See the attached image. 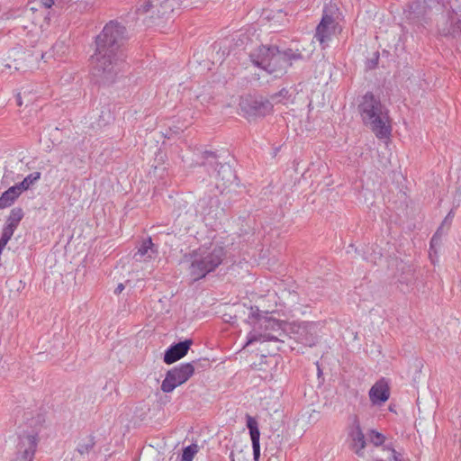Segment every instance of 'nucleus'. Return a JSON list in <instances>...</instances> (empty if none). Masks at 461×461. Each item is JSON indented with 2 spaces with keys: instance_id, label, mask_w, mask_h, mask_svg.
Here are the masks:
<instances>
[{
  "instance_id": "13",
  "label": "nucleus",
  "mask_w": 461,
  "mask_h": 461,
  "mask_svg": "<svg viewBox=\"0 0 461 461\" xmlns=\"http://www.w3.org/2000/svg\"><path fill=\"white\" fill-rule=\"evenodd\" d=\"M246 426L249 429L251 438L254 460L258 461L260 456V431L258 428V422L256 418L247 414Z\"/></svg>"
},
{
  "instance_id": "26",
  "label": "nucleus",
  "mask_w": 461,
  "mask_h": 461,
  "mask_svg": "<svg viewBox=\"0 0 461 461\" xmlns=\"http://www.w3.org/2000/svg\"><path fill=\"white\" fill-rule=\"evenodd\" d=\"M380 54L379 51H375L371 58H367L366 60V68L368 70H374L378 67Z\"/></svg>"
},
{
  "instance_id": "38",
  "label": "nucleus",
  "mask_w": 461,
  "mask_h": 461,
  "mask_svg": "<svg viewBox=\"0 0 461 461\" xmlns=\"http://www.w3.org/2000/svg\"><path fill=\"white\" fill-rule=\"evenodd\" d=\"M123 289H124V285H123V284H122V283H121V284H119V285H117V287L115 288V290H114V294H120L123 291Z\"/></svg>"
},
{
  "instance_id": "18",
  "label": "nucleus",
  "mask_w": 461,
  "mask_h": 461,
  "mask_svg": "<svg viewBox=\"0 0 461 461\" xmlns=\"http://www.w3.org/2000/svg\"><path fill=\"white\" fill-rule=\"evenodd\" d=\"M407 7L408 10L405 11L407 19H419L425 15L428 9V2L427 0H411Z\"/></svg>"
},
{
  "instance_id": "4",
  "label": "nucleus",
  "mask_w": 461,
  "mask_h": 461,
  "mask_svg": "<svg viewBox=\"0 0 461 461\" xmlns=\"http://www.w3.org/2000/svg\"><path fill=\"white\" fill-rule=\"evenodd\" d=\"M248 319L253 330L247 337V344H252L260 339L284 343V339L288 337L285 330L286 321L268 316L267 312L263 314L258 308H251Z\"/></svg>"
},
{
  "instance_id": "34",
  "label": "nucleus",
  "mask_w": 461,
  "mask_h": 461,
  "mask_svg": "<svg viewBox=\"0 0 461 461\" xmlns=\"http://www.w3.org/2000/svg\"><path fill=\"white\" fill-rule=\"evenodd\" d=\"M453 217H454V212L453 211L451 210L447 214V216L445 217V219L443 220L441 225L439 227H442V230L444 231V228L446 227L447 230L449 229L450 225H451V222H452V220H453Z\"/></svg>"
},
{
  "instance_id": "33",
  "label": "nucleus",
  "mask_w": 461,
  "mask_h": 461,
  "mask_svg": "<svg viewBox=\"0 0 461 461\" xmlns=\"http://www.w3.org/2000/svg\"><path fill=\"white\" fill-rule=\"evenodd\" d=\"M289 95V91L286 88H282L279 92L270 95V101L279 103L281 101L280 98H286Z\"/></svg>"
},
{
  "instance_id": "27",
  "label": "nucleus",
  "mask_w": 461,
  "mask_h": 461,
  "mask_svg": "<svg viewBox=\"0 0 461 461\" xmlns=\"http://www.w3.org/2000/svg\"><path fill=\"white\" fill-rule=\"evenodd\" d=\"M370 441L376 447L381 446L384 444L385 440V437L375 430H371L369 434Z\"/></svg>"
},
{
  "instance_id": "30",
  "label": "nucleus",
  "mask_w": 461,
  "mask_h": 461,
  "mask_svg": "<svg viewBox=\"0 0 461 461\" xmlns=\"http://www.w3.org/2000/svg\"><path fill=\"white\" fill-rule=\"evenodd\" d=\"M152 8V4L150 0H140L139 5L137 7V14H146Z\"/></svg>"
},
{
  "instance_id": "14",
  "label": "nucleus",
  "mask_w": 461,
  "mask_h": 461,
  "mask_svg": "<svg viewBox=\"0 0 461 461\" xmlns=\"http://www.w3.org/2000/svg\"><path fill=\"white\" fill-rule=\"evenodd\" d=\"M390 397L388 383L383 378L377 381L369 390V398L373 404L381 405Z\"/></svg>"
},
{
  "instance_id": "19",
  "label": "nucleus",
  "mask_w": 461,
  "mask_h": 461,
  "mask_svg": "<svg viewBox=\"0 0 461 461\" xmlns=\"http://www.w3.org/2000/svg\"><path fill=\"white\" fill-rule=\"evenodd\" d=\"M20 193L14 188V185L10 186L0 195V210L12 206L20 197Z\"/></svg>"
},
{
  "instance_id": "39",
  "label": "nucleus",
  "mask_w": 461,
  "mask_h": 461,
  "mask_svg": "<svg viewBox=\"0 0 461 461\" xmlns=\"http://www.w3.org/2000/svg\"><path fill=\"white\" fill-rule=\"evenodd\" d=\"M16 102H17L18 106H22L23 101H22V97H21L20 94H18L16 96Z\"/></svg>"
},
{
  "instance_id": "41",
  "label": "nucleus",
  "mask_w": 461,
  "mask_h": 461,
  "mask_svg": "<svg viewBox=\"0 0 461 461\" xmlns=\"http://www.w3.org/2000/svg\"><path fill=\"white\" fill-rule=\"evenodd\" d=\"M317 370H318V376L320 377L321 375V374H322V371H321V367H320L318 363H317Z\"/></svg>"
},
{
  "instance_id": "15",
  "label": "nucleus",
  "mask_w": 461,
  "mask_h": 461,
  "mask_svg": "<svg viewBox=\"0 0 461 461\" xmlns=\"http://www.w3.org/2000/svg\"><path fill=\"white\" fill-rule=\"evenodd\" d=\"M349 437L352 439V448L355 450V453L358 456H362V450L365 448L366 443L365 435L361 429L360 423L357 416L354 418L353 427L349 432Z\"/></svg>"
},
{
  "instance_id": "1",
  "label": "nucleus",
  "mask_w": 461,
  "mask_h": 461,
  "mask_svg": "<svg viewBox=\"0 0 461 461\" xmlns=\"http://www.w3.org/2000/svg\"><path fill=\"white\" fill-rule=\"evenodd\" d=\"M127 29L117 21H110L95 37L92 59L91 82L110 86L116 82L126 59Z\"/></svg>"
},
{
  "instance_id": "6",
  "label": "nucleus",
  "mask_w": 461,
  "mask_h": 461,
  "mask_svg": "<svg viewBox=\"0 0 461 461\" xmlns=\"http://www.w3.org/2000/svg\"><path fill=\"white\" fill-rule=\"evenodd\" d=\"M203 166L206 167L209 175L221 180L223 185H239V178L230 162H219V156L215 152L206 150L203 153Z\"/></svg>"
},
{
  "instance_id": "11",
  "label": "nucleus",
  "mask_w": 461,
  "mask_h": 461,
  "mask_svg": "<svg viewBox=\"0 0 461 461\" xmlns=\"http://www.w3.org/2000/svg\"><path fill=\"white\" fill-rule=\"evenodd\" d=\"M193 343V339H186L171 344L164 352V363L171 365L185 357Z\"/></svg>"
},
{
  "instance_id": "40",
  "label": "nucleus",
  "mask_w": 461,
  "mask_h": 461,
  "mask_svg": "<svg viewBox=\"0 0 461 461\" xmlns=\"http://www.w3.org/2000/svg\"><path fill=\"white\" fill-rule=\"evenodd\" d=\"M391 450H392V454H393V461H402V460H400V459L397 457V456H396V451H395L393 448H392Z\"/></svg>"
},
{
  "instance_id": "23",
  "label": "nucleus",
  "mask_w": 461,
  "mask_h": 461,
  "mask_svg": "<svg viewBox=\"0 0 461 461\" xmlns=\"http://www.w3.org/2000/svg\"><path fill=\"white\" fill-rule=\"evenodd\" d=\"M333 32L334 26H324L321 28V23H319L316 27L314 38L320 41V43L322 45V48H325V44L330 41Z\"/></svg>"
},
{
  "instance_id": "20",
  "label": "nucleus",
  "mask_w": 461,
  "mask_h": 461,
  "mask_svg": "<svg viewBox=\"0 0 461 461\" xmlns=\"http://www.w3.org/2000/svg\"><path fill=\"white\" fill-rule=\"evenodd\" d=\"M41 172H32L23 178V181L14 185V188L22 194L23 192L29 190L34 184L41 179Z\"/></svg>"
},
{
  "instance_id": "3",
  "label": "nucleus",
  "mask_w": 461,
  "mask_h": 461,
  "mask_svg": "<svg viewBox=\"0 0 461 461\" xmlns=\"http://www.w3.org/2000/svg\"><path fill=\"white\" fill-rule=\"evenodd\" d=\"M357 110L363 123L371 129L376 138H389L392 128L388 124V111L381 103L379 96H375L372 92H366L361 96Z\"/></svg>"
},
{
  "instance_id": "5",
  "label": "nucleus",
  "mask_w": 461,
  "mask_h": 461,
  "mask_svg": "<svg viewBox=\"0 0 461 461\" xmlns=\"http://www.w3.org/2000/svg\"><path fill=\"white\" fill-rule=\"evenodd\" d=\"M225 256L224 248L220 246L214 247L209 253L194 251L191 254L192 262L189 267V273L193 280H201L213 272L222 263Z\"/></svg>"
},
{
  "instance_id": "29",
  "label": "nucleus",
  "mask_w": 461,
  "mask_h": 461,
  "mask_svg": "<svg viewBox=\"0 0 461 461\" xmlns=\"http://www.w3.org/2000/svg\"><path fill=\"white\" fill-rule=\"evenodd\" d=\"M204 3V0H180V6L182 8H199L201 5H203Z\"/></svg>"
},
{
  "instance_id": "42",
  "label": "nucleus",
  "mask_w": 461,
  "mask_h": 461,
  "mask_svg": "<svg viewBox=\"0 0 461 461\" xmlns=\"http://www.w3.org/2000/svg\"><path fill=\"white\" fill-rule=\"evenodd\" d=\"M164 4H165L166 6L171 7V5H169V1L168 0H167Z\"/></svg>"
},
{
  "instance_id": "32",
  "label": "nucleus",
  "mask_w": 461,
  "mask_h": 461,
  "mask_svg": "<svg viewBox=\"0 0 461 461\" xmlns=\"http://www.w3.org/2000/svg\"><path fill=\"white\" fill-rule=\"evenodd\" d=\"M321 28L324 26H334L335 20L332 15L328 14L325 11L323 12L321 20L320 22Z\"/></svg>"
},
{
  "instance_id": "37",
  "label": "nucleus",
  "mask_w": 461,
  "mask_h": 461,
  "mask_svg": "<svg viewBox=\"0 0 461 461\" xmlns=\"http://www.w3.org/2000/svg\"><path fill=\"white\" fill-rule=\"evenodd\" d=\"M46 8H50L54 5V0H41Z\"/></svg>"
},
{
  "instance_id": "28",
  "label": "nucleus",
  "mask_w": 461,
  "mask_h": 461,
  "mask_svg": "<svg viewBox=\"0 0 461 461\" xmlns=\"http://www.w3.org/2000/svg\"><path fill=\"white\" fill-rule=\"evenodd\" d=\"M195 366V370L198 372L206 370L211 367V362L208 358H200L191 362Z\"/></svg>"
},
{
  "instance_id": "9",
  "label": "nucleus",
  "mask_w": 461,
  "mask_h": 461,
  "mask_svg": "<svg viewBox=\"0 0 461 461\" xmlns=\"http://www.w3.org/2000/svg\"><path fill=\"white\" fill-rule=\"evenodd\" d=\"M438 32L442 37L461 41V14L455 11L447 12L438 23Z\"/></svg>"
},
{
  "instance_id": "35",
  "label": "nucleus",
  "mask_w": 461,
  "mask_h": 461,
  "mask_svg": "<svg viewBox=\"0 0 461 461\" xmlns=\"http://www.w3.org/2000/svg\"><path fill=\"white\" fill-rule=\"evenodd\" d=\"M12 239L9 235L4 234L1 232L0 236V254L5 249V246L9 242V240Z\"/></svg>"
},
{
  "instance_id": "22",
  "label": "nucleus",
  "mask_w": 461,
  "mask_h": 461,
  "mask_svg": "<svg viewBox=\"0 0 461 461\" xmlns=\"http://www.w3.org/2000/svg\"><path fill=\"white\" fill-rule=\"evenodd\" d=\"M297 334V341L303 346L312 348L319 341L318 337L305 328L301 329Z\"/></svg>"
},
{
  "instance_id": "17",
  "label": "nucleus",
  "mask_w": 461,
  "mask_h": 461,
  "mask_svg": "<svg viewBox=\"0 0 461 461\" xmlns=\"http://www.w3.org/2000/svg\"><path fill=\"white\" fill-rule=\"evenodd\" d=\"M158 253V249L155 244L152 242L150 237L144 240L140 246L138 248L137 252H135L133 258L136 261H148L153 258L155 254Z\"/></svg>"
},
{
  "instance_id": "24",
  "label": "nucleus",
  "mask_w": 461,
  "mask_h": 461,
  "mask_svg": "<svg viewBox=\"0 0 461 461\" xmlns=\"http://www.w3.org/2000/svg\"><path fill=\"white\" fill-rule=\"evenodd\" d=\"M95 446V438L94 435H89L82 438L77 447V451L80 455L88 454Z\"/></svg>"
},
{
  "instance_id": "12",
  "label": "nucleus",
  "mask_w": 461,
  "mask_h": 461,
  "mask_svg": "<svg viewBox=\"0 0 461 461\" xmlns=\"http://www.w3.org/2000/svg\"><path fill=\"white\" fill-rule=\"evenodd\" d=\"M219 199L217 196L206 195L200 198L197 202L195 212L204 221L214 220L218 218Z\"/></svg>"
},
{
  "instance_id": "16",
  "label": "nucleus",
  "mask_w": 461,
  "mask_h": 461,
  "mask_svg": "<svg viewBox=\"0 0 461 461\" xmlns=\"http://www.w3.org/2000/svg\"><path fill=\"white\" fill-rule=\"evenodd\" d=\"M24 217V212L21 207H14L10 211L3 227L2 233L13 237L15 230Z\"/></svg>"
},
{
  "instance_id": "43",
  "label": "nucleus",
  "mask_w": 461,
  "mask_h": 461,
  "mask_svg": "<svg viewBox=\"0 0 461 461\" xmlns=\"http://www.w3.org/2000/svg\"><path fill=\"white\" fill-rule=\"evenodd\" d=\"M433 1H434V0H427V2H428V9H429V8H430L429 4H430L431 2H433Z\"/></svg>"
},
{
  "instance_id": "36",
  "label": "nucleus",
  "mask_w": 461,
  "mask_h": 461,
  "mask_svg": "<svg viewBox=\"0 0 461 461\" xmlns=\"http://www.w3.org/2000/svg\"><path fill=\"white\" fill-rule=\"evenodd\" d=\"M100 119L104 121V123H108L113 119L110 110L102 111Z\"/></svg>"
},
{
  "instance_id": "10",
  "label": "nucleus",
  "mask_w": 461,
  "mask_h": 461,
  "mask_svg": "<svg viewBox=\"0 0 461 461\" xmlns=\"http://www.w3.org/2000/svg\"><path fill=\"white\" fill-rule=\"evenodd\" d=\"M37 445V434L19 435L16 461H33Z\"/></svg>"
},
{
  "instance_id": "2",
  "label": "nucleus",
  "mask_w": 461,
  "mask_h": 461,
  "mask_svg": "<svg viewBox=\"0 0 461 461\" xmlns=\"http://www.w3.org/2000/svg\"><path fill=\"white\" fill-rule=\"evenodd\" d=\"M251 63L269 75L280 77L285 75L293 62L301 60L303 56L300 50L286 48L281 50L273 44H261L252 50L249 55Z\"/></svg>"
},
{
  "instance_id": "7",
  "label": "nucleus",
  "mask_w": 461,
  "mask_h": 461,
  "mask_svg": "<svg viewBox=\"0 0 461 461\" xmlns=\"http://www.w3.org/2000/svg\"><path fill=\"white\" fill-rule=\"evenodd\" d=\"M195 372V366L192 363H182L167 371L161 384L164 393H171L177 386L185 384Z\"/></svg>"
},
{
  "instance_id": "21",
  "label": "nucleus",
  "mask_w": 461,
  "mask_h": 461,
  "mask_svg": "<svg viewBox=\"0 0 461 461\" xmlns=\"http://www.w3.org/2000/svg\"><path fill=\"white\" fill-rule=\"evenodd\" d=\"M416 279V269L412 266L408 265L402 268L398 282L409 288L415 284Z\"/></svg>"
},
{
  "instance_id": "8",
  "label": "nucleus",
  "mask_w": 461,
  "mask_h": 461,
  "mask_svg": "<svg viewBox=\"0 0 461 461\" xmlns=\"http://www.w3.org/2000/svg\"><path fill=\"white\" fill-rule=\"evenodd\" d=\"M240 107L248 120L265 117L273 111V104L263 96L248 95L241 98Z\"/></svg>"
},
{
  "instance_id": "31",
  "label": "nucleus",
  "mask_w": 461,
  "mask_h": 461,
  "mask_svg": "<svg viewBox=\"0 0 461 461\" xmlns=\"http://www.w3.org/2000/svg\"><path fill=\"white\" fill-rule=\"evenodd\" d=\"M443 232L442 227H438L430 240V249H434L436 246L439 245Z\"/></svg>"
},
{
  "instance_id": "25",
  "label": "nucleus",
  "mask_w": 461,
  "mask_h": 461,
  "mask_svg": "<svg viewBox=\"0 0 461 461\" xmlns=\"http://www.w3.org/2000/svg\"><path fill=\"white\" fill-rule=\"evenodd\" d=\"M198 451V446L196 444H191L185 447L181 454V461H193L195 454Z\"/></svg>"
}]
</instances>
